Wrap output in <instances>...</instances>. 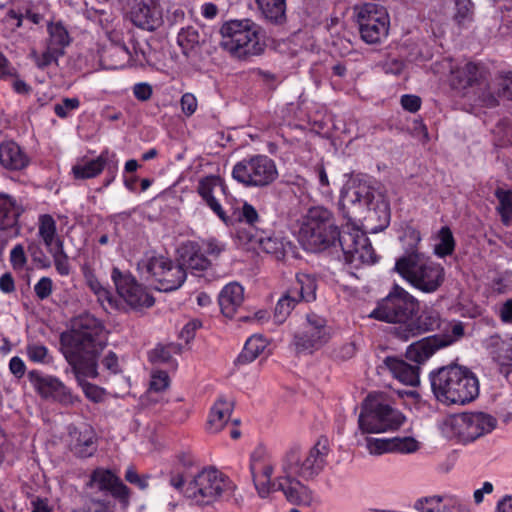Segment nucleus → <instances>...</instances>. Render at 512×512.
<instances>
[{
	"label": "nucleus",
	"mask_w": 512,
	"mask_h": 512,
	"mask_svg": "<svg viewBox=\"0 0 512 512\" xmlns=\"http://www.w3.org/2000/svg\"><path fill=\"white\" fill-rule=\"evenodd\" d=\"M38 234L42 238L47 249L53 248L56 237V222L49 214H44L39 217Z\"/></svg>",
	"instance_id": "obj_37"
},
{
	"label": "nucleus",
	"mask_w": 512,
	"mask_h": 512,
	"mask_svg": "<svg viewBox=\"0 0 512 512\" xmlns=\"http://www.w3.org/2000/svg\"><path fill=\"white\" fill-rule=\"evenodd\" d=\"M82 271H83V275H84V279H85V282L87 284V286L90 288V290L96 294L97 292H99L100 290H102L103 288H105L101 283L100 281L98 280V278L96 277L94 271L88 267V266H84L82 268Z\"/></svg>",
	"instance_id": "obj_61"
},
{
	"label": "nucleus",
	"mask_w": 512,
	"mask_h": 512,
	"mask_svg": "<svg viewBox=\"0 0 512 512\" xmlns=\"http://www.w3.org/2000/svg\"><path fill=\"white\" fill-rule=\"evenodd\" d=\"M405 416L393 406L392 399L384 393H370L362 403L358 418L363 433H382L397 430Z\"/></svg>",
	"instance_id": "obj_7"
},
{
	"label": "nucleus",
	"mask_w": 512,
	"mask_h": 512,
	"mask_svg": "<svg viewBox=\"0 0 512 512\" xmlns=\"http://www.w3.org/2000/svg\"><path fill=\"white\" fill-rule=\"evenodd\" d=\"M478 66L474 63H467L459 72L463 79H461L460 83L463 87L471 86L478 78Z\"/></svg>",
	"instance_id": "obj_59"
},
{
	"label": "nucleus",
	"mask_w": 512,
	"mask_h": 512,
	"mask_svg": "<svg viewBox=\"0 0 512 512\" xmlns=\"http://www.w3.org/2000/svg\"><path fill=\"white\" fill-rule=\"evenodd\" d=\"M454 20L460 26L471 23L474 19V4L471 0H454Z\"/></svg>",
	"instance_id": "obj_41"
},
{
	"label": "nucleus",
	"mask_w": 512,
	"mask_h": 512,
	"mask_svg": "<svg viewBox=\"0 0 512 512\" xmlns=\"http://www.w3.org/2000/svg\"><path fill=\"white\" fill-rule=\"evenodd\" d=\"M87 486L90 488L96 487L99 491L110 493L124 507L128 506L130 502V489L109 469L96 468L91 473Z\"/></svg>",
	"instance_id": "obj_17"
},
{
	"label": "nucleus",
	"mask_w": 512,
	"mask_h": 512,
	"mask_svg": "<svg viewBox=\"0 0 512 512\" xmlns=\"http://www.w3.org/2000/svg\"><path fill=\"white\" fill-rule=\"evenodd\" d=\"M80 106L78 98H64L60 103L54 105V112L60 118H66L70 111L77 109Z\"/></svg>",
	"instance_id": "obj_55"
},
{
	"label": "nucleus",
	"mask_w": 512,
	"mask_h": 512,
	"mask_svg": "<svg viewBox=\"0 0 512 512\" xmlns=\"http://www.w3.org/2000/svg\"><path fill=\"white\" fill-rule=\"evenodd\" d=\"M455 242L451 230L448 227H442L439 231V243L435 246V254L445 257L454 251Z\"/></svg>",
	"instance_id": "obj_46"
},
{
	"label": "nucleus",
	"mask_w": 512,
	"mask_h": 512,
	"mask_svg": "<svg viewBox=\"0 0 512 512\" xmlns=\"http://www.w3.org/2000/svg\"><path fill=\"white\" fill-rule=\"evenodd\" d=\"M200 248L203 254L217 258L225 250V245L214 238H209L201 242Z\"/></svg>",
	"instance_id": "obj_56"
},
{
	"label": "nucleus",
	"mask_w": 512,
	"mask_h": 512,
	"mask_svg": "<svg viewBox=\"0 0 512 512\" xmlns=\"http://www.w3.org/2000/svg\"><path fill=\"white\" fill-rule=\"evenodd\" d=\"M239 220L244 221L249 225H254L259 220L257 210L248 202H244L240 214Z\"/></svg>",
	"instance_id": "obj_60"
},
{
	"label": "nucleus",
	"mask_w": 512,
	"mask_h": 512,
	"mask_svg": "<svg viewBox=\"0 0 512 512\" xmlns=\"http://www.w3.org/2000/svg\"><path fill=\"white\" fill-rule=\"evenodd\" d=\"M441 348L436 335L429 336L410 344L406 350V358L417 364H422Z\"/></svg>",
	"instance_id": "obj_26"
},
{
	"label": "nucleus",
	"mask_w": 512,
	"mask_h": 512,
	"mask_svg": "<svg viewBox=\"0 0 512 512\" xmlns=\"http://www.w3.org/2000/svg\"><path fill=\"white\" fill-rule=\"evenodd\" d=\"M392 447L400 453H413L419 449V443L412 437L393 438Z\"/></svg>",
	"instance_id": "obj_53"
},
{
	"label": "nucleus",
	"mask_w": 512,
	"mask_h": 512,
	"mask_svg": "<svg viewBox=\"0 0 512 512\" xmlns=\"http://www.w3.org/2000/svg\"><path fill=\"white\" fill-rule=\"evenodd\" d=\"M10 262L14 269H23L27 263L24 246L17 244L10 252Z\"/></svg>",
	"instance_id": "obj_58"
},
{
	"label": "nucleus",
	"mask_w": 512,
	"mask_h": 512,
	"mask_svg": "<svg viewBox=\"0 0 512 512\" xmlns=\"http://www.w3.org/2000/svg\"><path fill=\"white\" fill-rule=\"evenodd\" d=\"M82 512H113V509L109 502L91 499Z\"/></svg>",
	"instance_id": "obj_64"
},
{
	"label": "nucleus",
	"mask_w": 512,
	"mask_h": 512,
	"mask_svg": "<svg viewBox=\"0 0 512 512\" xmlns=\"http://www.w3.org/2000/svg\"><path fill=\"white\" fill-rule=\"evenodd\" d=\"M250 472L254 486L261 498L268 497L273 491H280L278 489L279 476L272 479L274 466L262 451H255L251 455Z\"/></svg>",
	"instance_id": "obj_16"
},
{
	"label": "nucleus",
	"mask_w": 512,
	"mask_h": 512,
	"mask_svg": "<svg viewBox=\"0 0 512 512\" xmlns=\"http://www.w3.org/2000/svg\"><path fill=\"white\" fill-rule=\"evenodd\" d=\"M256 6L265 20L281 25L286 22V0H255Z\"/></svg>",
	"instance_id": "obj_31"
},
{
	"label": "nucleus",
	"mask_w": 512,
	"mask_h": 512,
	"mask_svg": "<svg viewBox=\"0 0 512 512\" xmlns=\"http://www.w3.org/2000/svg\"><path fill=\"white\" fill-rule=\"evenodd\" d=\"M418 307V300L414 296L404 288L395 285L389 294L378 303L376 309L371 313V317L401 326L409 323Z\"/></svg>",
	"instance_id": "obj_10"
},
{
	"label": "nucleus",
	"mask_w": 512,
	"mask_h": 512,
	"mask_svg": "<svg viewBox=\"0 0 512 512\" xmlns=\"http://www.w3.org/2000/svg\"><path fill=\"white\" fill-rule=\"evenodd\" d=\"M0 163L11 170H20L28 164V158L14 141H5L0 144Z\"/></svg>",
	"instance_id": "obj_28"
},
{
	"label": "nucleus",
	"mask_w": 512,
	"mask_h": 512,
	"mask_svg": "<svg viewBox=\"0 0 512 512\" xmlns=\"http://www.w3.org/2000/svg\"><path fill=\"white\" fill-rule=\"evenodd\" d=\"M431 389L436 399L444 404L464 405L479 394V381L467 367L452 364L430 373Z\"/></svg>",
	"instance_id": "obj_4"
},
{
	"label": "nucleus",
	"mask_w": 512,
	"mask_h": 512,
	"mask_svg": "<svg viewBox=\"0 0 512 512\" xmlns=\"http://www.w3.org/2000/svg\"><path fill=\"white\" fill-rule=\"evenodd\" d=\"M27 251L31 256L32 260L42 268H49L51 262L45 255L40 242L31 240L28 242Z\"/></svg>",
	"instance_id": "obj_52"
},
{
	"label": "nucleus",
	"mask_w": 512,
	"mask_h": 512,
	"mask_svg": "<svg viewBox=\"0 0 512 512\" xmlns=\"http://www.w3.org/2000/svg\"><path fill=\"white\" fill-rule=\"evenodd\" d=\"M131 20L133 24L141 29L154 31L158 29L162 23L161 10L153 5L138 3L131 11Z\"/></svg>",
	"instance_id": "obj_22"
},
{
	"label": "nucleus",
	"mask_w": 512,
	"mask_h": 512,
	"mask_svg": "<svg viewBox=\"0 0 512 512\" xmlns=\"http://www.w3.org/2000/svg\"><path fill=\"white\" fill-rule=\"evenodd\" d=\"M28 378L42 398L53 399L63 404L74 403L71 391L58 378L43 375L37 370L30 371Z\"/></svg>",
	"instance_id": "obj_19"
},
{
	"label": "nucleus",
	"mask_w": 512,
	"mask_h": 512,
	"mask_svg": "<svg viewBox=\"0 0 512 512\" xmlns=\"http://www.w3.org/2000/svg\"><path fill=\"white\" fill-rule=\"evenodd\" d=\"M296 293L288 289L278 300L274 311V319L277 323H283L299 302Z\"/></svg>",
	"instance_id": "obj_36"
},
{
	"label": "nucleus",
	"mask_w": 512,
	"mask_h": 512,
	"mask_svg": "<svg viewBox=\"0 0 512 512\" xmlns=\"http://www.w3.org/2000/svg\"><path fill=\"white\" fill-rule=\"evenodd\" d=\"M316 280L309 274L300 273L296 276V282L289 290L296 291L298 301L310 302L316 298Z\"/></svg>",
	"instance_id": "obj_34"
},
{
	"label": "nucleus",
	"mask_w": 512,
	"mask_h": 512,
	"mask_svg": "<svg viewBox=\"0 0 512 512\" xmlns=\"http://www.w3.org/2000/svg\"><path fill=\"white\" fill-rule=\"evenodd\" d=\"M234 490L232 481L215 468L203 469L187 484L184 495L194 504L210 505Z\"/></svg>",
	"instance_id": "obj_8"
},
{
	"label": "nucleus",
	"mask_w": 512,
	"mask_h": 512,
	"mask_svg": "<svg viewBox=\"0 0 512 512\" xmlns=\"http://www.w3.org/2000/svg\"><path fill=\"white\" fill-rule=\"evenodd\" d=\"M496 197L499 200L498 211L505 225H512V192L497 190Z\"/></svg>",
	"instance_id": "obj_44"
},
{
	"label": "nucleus",
	"mask_w": 512,
	"mask_h": 512,
	"mask_svg": "<svg viewBox=\"0 0 512 512\" xmlns=\"http://www.w3.org/2000/svg\"><path fill=\"white\" fill-rule=\"evenodd\" d=\"M48 33V45L57 48L60 51H64L65 47L70 44L68 31L61 23L49 24Z\"/></svg>",
	"instance_id": "obj_38"
},
{
	"label": "nucleus",
	"mask_w": 512,
	"mask_h": 512,
	"mask_svg": "<svg viewBox=\"0 0 512 512\" xmlns=\"http://www.w3.org/2000/svg\"><path fill=\"white\" fill-rule=\"evenodd\" d=\"M219 46L231 57L244 60L264 52L260 27L251 19H232L219 28Z\"/></svg>",
	"instance_id": "obj_5"
},
{
	"label": "nucleus",
	"mask_w": 512,
	"mask_h": 512,
	"mask_svg": "<svg viewBox=\"0 0 512 512\" xmlns=\"http://www.w3.org/2000/svg\"><path fill=\"white\" fill-rule=\"evenodd\" d=\"M169 376L165 371L153 370L151 373L150 387L148 397L151 401H157L155 394L164 391L169 386Z\"/></svg>",
	"instance_id": "obj_45"
},
{
	"label": "nucleus",
	"mask_w": 512,
	"mask_h": 512,
	"mask_svg": "<svg viewBox=\"0 0 512 512\" xmlns=\"http://www.w3.org/2000/svg\"><path fill=\"white\" fill-rule=\"evenodd\" d=\"M115 154L109 153L104 150L101 154L93 160L87 161L82 164L74 165L72 168L73 175L76 179H89L99 175L104 167L113 161Z\"/></svg>",
	"instance_id": "obj_30"
},
{
	"label": "nucleus",
	"mask_w": 512,
	"mask_h": 512,
	"mask_svg": "<svg viewBox=\"0 0 512 512\" xmlns=\"http://www.w3.org/2000/svg\"><path fill=\"white\" fill-rule=\"evenodd\" d=\"M233 410V402L225 397H219L211 408L207 421V429L210 433H217L223 429L230 419Z\"/></svg>",
	"instance_id": "obj_29"
},
{
	"label": "nucleus",
	"mask_w": 512,
	"mask_h": 512,
	"mask_svg": "<svg viewBox=\"0 0 512 512\" xmlns=\"http://www.w3.org/2000/svg\"><path fill=\"white\" fill-rule=\"evenodd\" d=\"M464 336V324L460 321L446 324L443 334H437L442 348L447 347Z\"/></svg>",
	"instance_id": "obj_40"
},
{
	"label": "nucleus",
	"mask_w": 512,
	"mask_h": 512,
	"mask_svg": "<svg viewBox=\"0 0 512 512\" xmlns=\"http://www.w3.org/2000/svg\"><path fill=\"white\" fill-rule=\"evenodd\" d=\"M130 52L122 42L111 44L104 50L103 59L108 62L109 68H119L129 59Z\"/></svg>",
	"instance_id": "obj_35"
},
{
	"label": "nucleus",
	"mask_w": 512,
	"mask_h": 512,
	"mask_svg": "<svg viewBox=\"0 0 512 512\" xmlns=\"http://www.w3.org/2000/svg\"><path fill=\"white\" fill-rule=\"evenodd\" d=\"M444 505L440 504L439 512H470L468 505L458 497H449Z\"/></svg>",
	"instance_id": "obj_57"
},
{
	"label": "nucleus",
	"mask_w": 512,
	"mask_h": 512,
	"mask_svg": "<svg viewBox=\"0 0 512 512\" xmlns=\"http://www.w3.org/2000/svg\"><path fill=\"white\" fill-rule=\"evenodd\" d=\"M48 252L53 257L56 271L62 276H67L70 273V264L68 256L64 251L63 241L61 239H57L54 247L48 249Z\"/></svg>",
	"instance_id": "obj_39"
},
{
	"label": "nucleus",
	"mask_w": 512,
	"mask_h": 512,
	"mask_svg": "<svg viewBox=\"0 0 512 512\" xmlns=\"http://www.w3.org/2000/svg\"><path fill=\"white\" fill-rule=\"evenodd\" d=\"M330 339L327 321L315 313L306 315L300 329L294 334V346L297 352H313L321 348Z\"/></svg>",
	"instance_id": "obj_14"
},
{
	"label": "nucleus",
	"mask_w": 512,
	"mask_h": 512,
	"mask_svg": "<svg viewBox=\"0 0 512 512\" xmlns=\"http://www.w3.org/2000/svg\"><path fill=\"white\" fill-rule=\"evenodd\" d=\"M394 270L415 289L423 293L436 292L445 281V269L425 254L400 256Z\"/></svg>",
	"instance_id": "obj_6"
},
{
	"label": "nucleus",
	"mask_w": 512,
	"mask_h": 512,
	"mask_svg": "<svg viewBox=\"0 0 512 512\" xmlns=\"http://www.w3.org/2000/svg\"><path fill=\"white\" fill-rule=\"evenodd\" d=\"M258 243L263 252L273 255L276 259H281L285 255L284 244L276 237L259 238Z\"/></svg>",
	"instance_id": "obj_47"
},
{
	"label": "nucleus",
	"mask_w": 512,
	"mask_h": 512,
	"mask_svg": "<svg viewBox=\"0 0 512 512\" xmlns=\"http://www.w3.org/2000/svg\"><path fill=\"white\" fill-rule=\"evenodd\" d=\"M300 238L312 252H321L336 242L340 246L344 262L354 268L362 264H374L377 256L366 234L357 228L338 231L332 213L322 207L308 209L300 228Z\"/></svg>",
	"instance_id": "obj_1"
},
{
	"label": "nucleus",
	"mask_w": 512,
	"mask_h": 512,
	"mask_svg": "<svg viewBox=\"0 0 512 512\" xmlns=\"http://www.w3.org/2000/svg\"><path fill=\"white\" fill-rule=\"evenodd\" d=\"M496 426L497 419L490 414L462 413L448 418L443 424V432L461 443H470L492 432Z\"/></svg>",
	"instance_id": "obj_9"
},
{
	"label": "nucleus",
	"mask_w": 512,
	"mask_h": 512,
	"mask_svg": "<svg viewBox=\"0 0 512 512\" xmlns=\"http://www.w3.org/2000/svg\"><path fill=\"white\" fill-rule=\"evenodd\" d=\"M60 342L73 371L79 374L84 370L91 378L97 377V357L107 344L104 327L97 318L91 314L78 316L71 330L61 334Z\"/></svg>",
	"instance_id": "obj_3"
},
{
	"label": "nucleus",
	"mask_w": 512,
	"mask_h": 512,
	"mask_svg": "<svg viewBox=\"0 0 512 512\" xmlns=\"http://www.w3.org/2000/svg\"><path fill=\"white\" fill-rule=\"evenodd\" d=\"M244 299V288L236 283L227 284L219 294V305L226 317H233Z\"/></svg>",
	"instance_id": "obj_27"
},
{
	"label": "nucleus",
	"mask_w": 512,
	"mask_h": 512,
	"mask_svg": "<svg viewBox=\"0 0 512 512\" xmlns=\"http://www.w3.org/2000/svg\"><path fill=\"white\" fill-rule=\"evenodd\" d=\"M329 452V441L325 437H321L308 450L293 446L285 452L281 459L278 489L290 503L311 505L313 491L300 479L311 481L317 478L327 465Z\"/></svg>",
	"instance_id": "obj_2"
},
{
	"label": "nucleus",
	"mask_w": 512,
	"mask_h": 512,
	"mask_svg": "<svg viewBox=\"0 0 512 512\" xmlns=\"http://www.w3.org/2000/svg\"><path fill=\"white\" fill-rule=\"evenodd\" d=\"M181 261L182 267L194 274L201 273L211 266L210 260L205 257L200 244L196 242H189L182 247Z\"/></svg>",
	"instance_id": "obj_24"
},
{
	"label": "nucleus",
	"mask_w": 512,
	"mask_h": 512,
	"mask_svg": "<svg viewBox=\"0 0 512 512\" xmlns=\"http://www.w3.org/2000/svg\"><path fill=\"white\" fill-rule=\"evenodd\" d=\"M384 363L392 375L403 384L410 386H416L419 384L420 368L418 365H410L404 360L395 357H387L384 360Z\"/></svg>",
	"instance_id": "obj_25"
},
{
	"label": "nucleus",
	"mask_w": 512,
	"mask_h": 512,
	"mask_svg": "<svg viewBox=\"0 0 512 512\" xmlns=\"http://www.w3.org/2000/svg\"><path fill=\"white\" fill-rule=\"evenodd\" d=\"M268 342L261 335H253L247 339L241 354L237 358L239 364H248L253 362L260 354L264 352Z\"/></svg>",
	"instance_id": "obj_33"
},
{
	"label": "nucleus",
	"mask_w": 512,
	"mask_h": 512,
	"mask_svg": "<svg viewBox=\"0 0 512 512\" xmlns=\"http://www.w3.org/2000/svg\"><path fill=\"white\" fill-rule=\"evenodd\" d=\"M375 198V189L368 183L362 181H353L341 192L339 206L343 210L344 216H348V209L361 210L368 208Z\"/></svg>",
	"instance_id": "obj_20"
},
{
	"label": "nucleus",
	"mask_w": 512,
	"mask_h": 512,
	"mask_svg": "<svg viewBox=\"0 0 512 512\" xmlns=\"http://www.w3.org/2000/svg\"><path fill=\"white\" fill-rule=\"evenodd\" d=\"M75 374V377L79 384L81 385L85 395L87 398L91 399L94 402H99L103 398V390L99 388L98 386L91 384L89 382H86L83 380V377H89L84 370H82L79 374H77L75 371H73Z\"/></svg>",
	"instance_id": "obj_50"
},
{
	"label": "nucleus",
	"mask_w": 512,
	"mask_h": 512,
	"mask_svg": "<svg viewBox=\"0 0 512 512\" xmlns=\"http://www.w3.org/2000/svg\"><path fill=\"white\" fill-rule=\"evenodd\" d=\"M138 270L148 274L158 283L156 288L165 292L178 289L186 279L182 264H173L163 256L146 255L138 262Z\"/></svg>",
	"instance_id": "obj_13"
},
{
	"label": "nucleus",
	"mask_w": 512,
	"mask_h": 512,
	"mask_svg": "<svg viewBox=\"0 0 512 512\" xmlns=\"http://www.w3.org/2000/svg\"><path fill=\"white\" fill-rule=\"evenodd\" d=\"M26 352L29 360L35 363L48 364L52 360L48 348L39 343L28 344Z\"/></svg>",
	"instance_id": "obj_49"
},
{
	"label": "nucleus",
	"mask_w": 512,
	"mask_h": 512,
	"mask_svg": "<svg viewBox=\"0 0 512 512\" xmlns=\"http://www.w3.org/2000/svg\"><path fill=\"white\" fill-rule=\"evenodd\" d=\"M498 95L512 100V72L502 77L498 83Z\"/></svg>",
	"instance_id": "obj_63"
},
{
	"label": "nucleus",
	"mask_w": 512,
	"mask_h": 512,
	"mask_svg": "<svg viewBox=\"0 0 512 512\" xmlns=\"http://www.w3.org/2000/svg\"><path fill=\"white\" fill-rule=\"evenodd\" d=\"M69 446L71 451L78 457L87 458L92 456L96 450V435L92 428H69Z\"/></svg>",
	"instance_id": "obj_21"
},
{
	"label": "nucleus",
	"mask_w": 512,
	"mask_h": 512,
	"mask_svg": "<svg viewBox=\"0 0 512 512\" xmlns=\"http://www.w3.org/2000/svg\"><path fill=\"white\" fill-rule=\"evenodd\" d=\"M111 279L116 287L118 295L132 308L151 307L154 304L153 297L137 283L136 279L128 271H122L113 267Z\"/></svg>",
	"instance_id": "obj_15"
},
{
	"label": "nucleus",
	"mask_w": 512,
	"mask_h": 512,
	"mask_svg": "<svg viewBox=\"0 0 512 512\" xmlns=\"http://www.w3.org/2000/svg\"><path fill=\"white\" fill-rule=\"evenodd\" d=\"M442 319L438 311L426 308L416 319L411 317L408 324L393 327L391 333L399 340L408 341L421 333L440 329Z\"/></svg>",
	"instance_id": "obj_18"
},
{
	"label": "nucleus",
	"mask_w": 512,
	"mask_h": 512,
	"mask_svg": "<svg viewBox=\"0 0 512 512\" xmlns=\"http://www.w3.org/2000/svg\"><path fill=\"white\" fill-rule=\"evenodd\" d=\"M232 177L245 187L262 188L278 178V170L274 160L259 154L237 162L233 167Z\"/></svg>",
	"instance_id": "obj_11"
},
{
	"label": "nucleus",
	"mask_w": 512,
	"mask_h": 512,
	"mask_svg": "<svg viewBox=\"0 0 512 512\" xmlns=\"http://www.w3.org/2000/svg\"><path fill=\"white\" fill-rule=\"evenodd\" d=\"M216 188H220L223 190L221 179L217 176H207L199 181L197 191L199 195L203 198L206 204L211 208V210L225 223H227L226 214L218 202V200L214 196V191Z\"/></svg>",
	"instance_id": "obj_23"
},
{
	"label": "nucleus",
	"mask_w": 512,
	"mask_h": 512,
	"mask_svg": "<svg viewBox=\"0 0 512 512\" xmlns=\"http://www.w3.org/2000/svg\"><path fill=\"white\" fill-rule=\"evenodd\" d=\"M400 240L405 250L403 255H408L412 253L423 254L422 252L419 251L418 248L421 241V235L420 232L415 228L407 227L404 230Z\"/></svg>",
	"instance_id": "obj_43"
},
{
	"label": "nucleus",
	"mask_w": 512,
	"mask_h": 512,
	"mask_svg": "<svg viewBox=\"0 0 512 512\" xmlns=\"http://www.w3.org/2000/svg\"><path fill=\"white\" fill-rule=\"evenodd\" d=\"M353 15L363 41L376 44L385 39L389 30V15L383 6L363 3L353 7Z\"/></svg>",
	"instance_id": "obj_12"
},
{
	"label": "nucleus",
	"mask_w": 512,
	"mask_h": 512,
	"mask_svg": "<svg viewBox=\"0 0 512 512\" xmlns=\"http://www.w3.org/2000/svg\"><path fill=\"white\" fill-rule=\"evenodd\" d=\"M368 449L371 454H382L387 451H393L392 439L391 440L370 439L368 441Z\"/></svg>",
	"instance_id": "obj_62"
},
{
	"label": "nucleus",
	"mask_w": 512,
	"mask_h": 512,
	"mask_svg": "<svg viewBox=\"0 0 512 512\" xmlns=\"http://www.w3.org/2000/svg\"><path fill=\"white\" fill-rule=\"evenodd\" d=\"M21 213L20 207L11 197L0 195V229L5 230L17 225Z\"/></svg>",
	"instance_id": "obj_32"
},
{
	"label": "nucleus",
	"mask_w": 512,
	"mask_h": 512,
	"mask_svg": "<svg viewBox=\"0 0 512 512\" xmlns=\"http://www.w3.org/2000/svg\"><path fill=\"white\" fill-rule=\"evenodd\" d=\"M124 477L127 482L143 491L148 489L149 482L152 479V475L139 474L133 466L126 469Z\"/></svg>",
	"instance_id": "obj_51"
},
{
	"label": "nucleus",
	"mask_w": 512,
	"mask_h": 512,
	"mask_svg": "<svg viewBox=\"0 0 512 512\" xmlns=\"http://www.w3.org/2000/svg\"><path fill=\"white\" fill-rule=\"evenodd\" d=\"M445 497L441 495H432L418 498L413 508L418 512H439V506L443 503Z\"/></svg>",
	"instance_id": "obj_48"
},
{
	"label": "nucleus",
	"mask_w": 512,
	"mask_h": 512,
	"mask_svg": "<svg viewBox=\"0 0 512 512\" xmlns=\"http://www.w3.org/2000/svg\"><path fill=\"white\" fill-rule=\"evenodd\" d=\"M54 283L50 277H41L39 281L34 285V292L36 297L43 301L48 299L53 292Z\"/></svg>",
	"instance_id": "obj_54"
},
{
	"label": "nucleus",
	"mask_w": 512,
	"mask_h": 512,
	"mask_svg": "<svg viewBox=\"0 0 512 512\" xmlns=\"http://www.w3.org/2000/svg\"><path fill=\"white\" fill-rule=\"evenodd\" d=\"M63 55L64 51H60L48 44L46 49L41 54H37L36 52L32 53V57L37 67L40 69H45L52 64L57 65L59 58Z\"/></svg>",
	"instance_id": "obj_42"
}]
</instances>
